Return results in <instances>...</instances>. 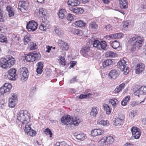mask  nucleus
Returning a JSON list of instances; mask_svg holds the SVG:
<instances>
[{"label": "nucleus", "instance_id": "44", "mask_svg": "<svg viewBox=\"0 0 146 146\" xmlns=\"http://www.w3.org/2000/svg\"><path fill=\"white\" fill-rule=\"evenodd\" d=\"M99 122V124L104 126H108L109 124V121L108 120L104 121V120H102L100 121Z\"/></svg>", "mask_w": 146, "mask_h": 146}, {"label": "nucleus", "instance_id": "40", "mask_svg": "<svg viewBox=\"0 0 146 146\" xmlns=\"http://www.w3.org/2000/svg\"><path fill=\"white\" fill-rule=\"evenodd\" d=\"M55 146H68V145L64 141L56 142Z\"/></svg>", "mask_w": 146, "mask_h": 146}, {"label": "nucleus", "instance_id": "28", "mask_svg": "<svg viewBox=\"0 0 146 146\" xmlns=\"http://www.w3.org/2000/svg\"><path fill=\"white\" fill-rule=\"evenodd\" d=\"M72 124H73L76 126L81 121V119L76 117L72 118Z\"/></svg>", "mask_w": 146, "mask_h": 146}, {"label": "nucleus", "instance_id": "19", "mask_svg": "<svg viewBox=\"0 0 146 146\" xmlns=\"http://www.w3.org/2000/svg\"><path fill=\"white\" fill-rule=\"evenodd\" d=\"M104 132L103 130L100 129H94L91 131V135L92 136H95L100 135Z\"/></svg>", "mask_w": 146, "mask_h": 146}, {"label": "nucleus", "instance_id": "34", "mask_svg": "<svg viewBox=\"0 0 146 146\" xmlns=\"http://www.w3.org/2000/svg\"><path fill=\"white\" fill-rule=\"evenodd\" d=\"M119 42L116 40H115L113 42L111 43V46L114 49H116L118 48L119 47Z\"/></svg>", "mask_w": 146, "mask_h": 146}, {"label": "nucleus", "instance_id": "56", "mask_svg": "<svg viewBox=\"0 0 146 146\" xmlns=\"http://www.w3.org/2000/svg\"><path fill=\"white\" fill-rule=\"evenodd\" d=\"M9 11H9V12H8L9 17H12V16H14V12L13 9Z\"/></svg>", "mask_w": 146, "mask_h": 146}, {"label": "nucleus", "instance_id": "1", "mask_svg": "<svg viewBox=\"0 0 146 146\" xmlns=\"http://www.w3.org/2000/svg\"><path fill=\"white\" fill-rule=\"evenodd\" d=\"M143 41V37L140 35H135L129 39L128 43L133 48V51L134 49H138L139 47L142 45Z\"/></svg>", "mask_w": 146, "mask_h": 146}, {"label": "nucleus", "instance_id": "29", "mask_svg": "<svg viewBox=\"0 0 146 146\" xmlns=\"http://www.w3.org/2000/svg\"><path fill=\"white\" fill-rule=\"evenodd\" d=\"M74 135L76 136V138L78 140H83L85 139V135L83 133H80L77 134L76 133L74 134Z\"/></svg>", "mask_w": 146, "mask_h": 146}, {"label": "nucleus", "instance_id": "12", "mask_svg": "<svg viewBox=\"0 0 146 146\" xmlns=\"http://www.w3.org/2000/svg\"><path fill=\"white\" fill-rule=\"evenodd\" d=\"M90 47L88 46H86L82 48L80 51L82 55L84 57H88V56L92 57L93 55L91 54V52L90 51Z\"/></svg>", "mask_w": 146, "mask_h": 146}, {"label": "nucleus", "instance_id": "23", "mask_svg": "<svg viewBox=\"0 0 146 146\" xmlns=\"http://www.w3.org/2000/svg\"><path fill=\"white\" fill-rule=\"evenodd\" d=\"M43 66V62H40L37 63L36 72L38 74H41L42 73Z\"/></svg>", "mask_w": 146, "mask_h": 146}, {"label": "nucleus", "instance_id": "45", "mask_svg": "<svg viewBox=\"0 0 146 146\" xmlns=\"http://www.w3.org/2000/svg\"><path fill=\"white\" fill-rule=\"evenodd\" d=\"M12 86L11 84L8 83H5L3 86L1 87L2 88H5L6 89H11L12 88Z\"/></svg>", "mask_w": 146, "mask_h": 146}, {"label": "nucleus", "instance_id": "33", "mask_svg": "<svg viewBox=\"0 0 146 146\" xmlns=\"http://www.w3.org/2000/svg\"><path fill=\"white\" fill-rule=\"evenodd\" d=\"M118 102V101L116 99H111L109 100V103L111 104L113 108H115L116 104H117Z\"/></svg>", "mask_w": 146, "mask_h": 146}, {"label": "nucleus", "instance_id": "39", "mask_svg": "<svg viewBox=\"0 0 146 146\" xmlns=\"http://www.w3.org/2000/svg\"><path fill=\"white\" fill-rule=\"evenodd\" d=\"M16 75V70L15 69L12 68L9 70L8 71V74L7 75Z\"/></svg>", "mask_w": 146, "mask_h": 146}, {"label": "nucleus", "instance_id": "49", "mask_svg": "<svg viewBox=\"0 0 146 146\" xmlns=\"http://www.w3.org/2000/svg\"><path fill=\"white\" fill-rule=\"evenodd\" d=\"M24 40L25 44H26L27 42L31 40V39L29 36L26 35L24 36Z\"/></svg>", "mask_w": 146, "mask_h": 146}, {"label": "nucleus", "instance_id": "31", "mask_svg": "<svg viewBox=\"0 0 146 146\" xmlns=\"http://www.w3.org/2000/svg\"><path fill=\"white\" fill-rule=\"evenodd\" d=\"M10 90L1 87L0 89V92L1 94H9Z\"/></svg>", "mask_w": 146, "mask_h": 146}, {"label": "nucleus", "instance_id": "59", "mask_svg": "<svg viewBox=\"0 0 146 146\" xmlns=\"http://www.w3.org/2000/svg\"><path fill=\"white\" fill-rule=\"evenodd\" d=\"M105 28L106 30L108 31H110L111 29V26L110 24L106 25L105 27Z\"/></svg>", "mask_w": 146, "mask_h": 146}, {"label": "nucleus", "instance_id": "37", "mask_svg": "<svg viewBox=\"0 0 146 146\" xmlns=\"http://www.w3.org/2000/svg\"><path fill=\"white\" fill-rule=\"evenodd\" d=\"M54 30L58 36H60L63 34V31L61 30L60 28L58 27H55Z\"/></svg>", "mask_w": 146, "mask_h": 146}, {"label": "nucleus", "instance_id": "21", "mask_svg": "<svg viewBox=\"0 0 146 146\" xmlns=\"http://www.w3.org/2000/svg\"><path fill=\"white\" fill-rule=\"evenodd\" d=\"M124 119V116H122L121 118L118 117L115 118L113 121L114 125L115 126H118L121 125L123 120Z\"/></svg>", "mask_w": 146, "mask_h": 146}, {"label": "nucleus", "instance_id": "43", "mask_svg": "<svg viewBox=\"0 0 146 146\" xmlns=\"http://www.w3.org/2000/svg\"><path fill=\"white\" fill-rule=\"evenodd\" d=\"M46 27L45 26V23L43 22L39 27L40 29L42 31H44L46 30Z\"/></svg>", "mask_w": 146, "mask_h": 146}, {"label": "nucleus", "instance_id": "13", "mask_svg": "<svg viewBox=\"0 0 146 146\" xmlns=\"http://www.w3.org/2000/svg\"><path fill=\"white\" fill-rule=\"evenodd\" d=\"M61 121L63 124L66 125H68L69 124H71L72 122V118L69 115H64L61 118Z\"/></svg>", "mask_w": 146, "mask_h": 146}, {"label": "nucleus", "instance_id": "18", "mask_svg": "<svg viewBox=\"0 0 146 146\" xmlns=\"http://www.w3.org/2000/svg\"><path fill=\"white\" fill-rule=\"evenodd\" d=\"M145 68V65L142 63L137 64L136 67V73L137 74H139L143 72Z\"/></svg>", "mask_w": 146, "mask_h": 146}, {"label": "nucleus", "instance_id": "41", "mask_svg": "<svg viewBox=\"0 0 146 146\" xmlns=\"http://www.w3.org/2000/svg\"><path fill=\"white\" fill-rule=\"evenodd\" d=\"M89 27L91 29H96L98 27V25L95 22H92L90 24Z\"/></svg>", "mask_w": 146, "mask_h": 146}, {"label": "nucleus", "instance_id": "2", "mask_svg": "<svg viewBox=\"0 0 146 146\" xmlns=\"http://www.w3.org/2000/svg\"><path fill=\"white\" fill-rule=\"evenodd\" d=\"M30 114L27 110H21L18 113L17 119L23 124H26L30 120Z\"/></svg>", "mask_w": 146, "mask_h": 146}, {"label": "nucleus", "instance_id": "64", "mask_svg": "<svg viewBox=\"0 0 146 146\" xmlns=\"http://www.w3.org/2000/svg\"><path fill=\"white\" fill-rule=\"evenodd\" d=\"M13 9L11 8V6H7L6 7V10L7 11L9 12L10 11H11Z\"/></svg>", "mask_w": 146, "mask_h": 146}, {"label": "nucleus", "instance_id": "17", "mask_svg": "<svg viewBox=\"0 0 146 146\" xmlns=\"http://www.w3.org/2000/svg\"><path fill=\"white\" fill-rule=\"evenodd\" d=\"M102 142H103L105 144H110L113 141V139L111 136L108 137H104L101 140Z\"/></svg>", "mask_w": 146, "mask_h": 146}, {"label": "nucleus", "instance_id": "32", "mask_svg": "<svg viewBox=\"0 0 146 146\" xmlns=\"http://www.w3.org/2000/svg\"><path fill=\"white\" fill-rule=\"evenodd\" d=\"M74 24L75 25L79 27H84L86 24L85 23L81 20L76 21L75 22Z\"/></svg>", "mask_w": 146, "mask_h": 146}, {"label": "nucleus", "instance_id": "46", "mask_svg": "<svg viewBox=\"0 0 146 146\" xmlns=\"http://www.w3.org/2000/svg\"><path fill=\"white\" fill-rule=\"evenodd\" d=\"M27 134L31 136H34L36 134V132L35 131L31 129L30 130H29L27 132Z\"/></svg>", "mask_w": 146, "mask_h": 146}, {"label": "nucleus", "instance_id": "11", "mask_svg": "<svg viewBox=\"0 0 146 146\" xmlns=\"http://www.w3.org/2000/svg\"><path fill=\"white\" fill-rule=\"evenodd\" d=\"M132 135L135 139H138L141 134L140 129L136 127H133L131 129Z\"/></svg>", "mask_w": 146, "mask_h": 146}, {"label": "nucleus", "instance_id": "16", "mask_svg": "<svg viewBox=\"0 0 146 146\" xmlns=\"http://www.w3.org/2000/svg\"><path fill=\"white\" fill-rule=\"evenodd\" d=\"M119 74V71L115 69L111 70L109 74V77L110 79H115Z\"/></svg>", "mask_w": 146, "mask_h": 146}, {"label": "nucleus", "instance_id": "8", "mask_svg": "<svg viewBox=\"0 0 146 146\" xmlns=\"http://www.w3.org/2000/svg\"><path fill=\"white\" fill-rule=\"evenodd\" d=\"M38 24L34 21H31L27 23V29L28 31L33 32L35 31L37 28Z\"/></svg>", "mask_w": 146, "mask_h": 146}, {"label": "nucleus", "instance_id": "63", "mask_svg": "<svg viewBox=\"0 0 146 146\" xmlns=\"http://www.w3.org/2000/svg\"><path fill=\"white\" fill-rule=\"evenodd\" d=\"M76 81H77L76 77H75L74 78H73L70 80V83L71 84L75 82Z\"/></svg>", "mask_w": 146, "mask_h": 146}, {"label": "nucleus", "instance_id": "5", "mask_svg": "<svg viewBox=\"0 0 146 146\" xmlns=\"http://www.w3.org/2000/svg\"><path fill=\"white\" fill-rule=\"evenodd\" d=\"M117 68L121 71L124 72L123 74L125 75H127L129 72L128 66L126 64L124 60H120L117 63Z\"/></svg>", "mask_w": 146, "mask_h": 146}, {"label": "nucleus", "instance_id": "51", "mask_svg": "<svg viewBox=\"0 0 146 146\" xmlns=\"http://www.w3.org/2000/svg\"><path fill=\"white\" fill-rule=\"evenodd\" d=\"M2 7H0V21H3V15L2 13Z\"/></svg>", "mask_w": 146, "mask_h": 146}, {"label": "nucleus", "instance_id": "55", "mask_svg": "<svg viewBox=\"0 0 146 146\" xmlns=\"http://www.w3.org/2000/svg\"><path fill=\"white\" fill-rule=\"evenodd\" d=\"M76 63V62L75 61H72L70 62V68H73L75 65Z\"/></svg>", "mask_w": 146, "mask_h": 146}, {"label": "nucleus", "instance_id": "50", "mask_svg": "<svg viewBox=\"0 0 146 146\" xmlns=\"http://www.w3.org/2000/svg\"><path fill=\"white\" fill-rule=\"evenodd\" d=\"M136 115V112L134 110H132L130 113L129 116L130 117L132 118L134 117Z\"/></svg>", "mask_w": 146, "mask_h": 146}, {"label": "nucleus", "instance_id": "10", "mask_svg": "<svg viewBox=\"0 0 146 146\" xmlns=\"http://www.w3.org/2000/svg\"><path fill=\"white\" fill-rule=\"evenodd\" d=\"M29 4L24 1H20L18 3V9L22 12L25 13L28 9Z\"/></svg>", "mask_w": 146, "mask_h": 146}, {"label": "nucleus", "instance_id": "30", "mask_svg": "<svg viewBox=\"0 0 146 146\" xmlns=\"http://www.w3.org/2000/svg\"><path fill=\"white\" fill-rule=\"evenodd\" d=\"M103 107L104 109L106 111L107 114H110L111 112V109L110 107L108 105L106 104H104Z\"/></svg>", "mask_w": 146, "mask_h": 146}, {"label": "nucleus", "instance_id": "48", "mask_svg": "<svg viewBox=\"0 0 146 146\" xmlns=\"http://www.w3.org/2000/svg\"><path fill=\"white\" fill-rule=\"evenodd\" d=\"M16 75H7L8 78L11 80H16Z\"/></svg>", "mask_w": 146, "mask_h": 146}, {"label": "nucleus", "instance_id": "58", "mask_svg": "<svg viewBox=\"0 0 146 146\" xmlns=\"http://www.w3.org/2000/svg\"><path fill=\"white\" fill-rule=\"evenodd\" d=\"M78 98L79 99H84V98H87V96L86 94H81L79 96Z\"/></svg>", "mask_w": 146, "mask_h": 146}, {"label": "nucleus", "instance_id": "3", "mask_svg": "<svg viewBox=\"0 0 146 146\" xmlns=\"http://www.w3.org/2000/svg\"><path fill=\"white\" fill-rule=\"evenodd\" d=\"M15 61V58L11 56H9L8 59L2 58L0 59V66L3 68H8L14 65Z\"/></svg>", "mask_w": 146, "mask_h": 146}, {"label": "nucleus", "instance_id": "62", "mask_svg": "<svg viewBox=\"0 0 146 146\" xmlns=\"http://www.w3.org/2000/svg\"><path fill=\"white\" fill-rule=\"evenodd\" d=\"M6 39L5 37L3 36L2 37L0 38V42H5L6 41Z\"/></svg>", "mask_w": 146, "mask_h": 146}, {"label": "nucleus", "instance_id": "35", "mask_svg": "<svg viewBox=\"0 0 146 146\" xmlns=\"http://www.w3.org/2000/svg\"><path fill=\"white\" fill-rule=\"evenodd\" d=\"M9 106L10 107L13 108L15 107V105L16 104L17 102H16V100H13L12 99H9Z\"/></svg>", "mask_w": 146, "mask_h": 146}, {"label": "nucleus", "instance_id": "42", "mask_svg": "<svg viewBox=\"0 0 146 146\" xmlns=\"http://www.w3.org/2000/svg\"><path fill=\"white\" fill-rule=\"evenodd\" d=\"M44 132L47 135L49 134L50 135V137H52V133L51 132V131L49 128H47L46 129H45Z\"/></svg>", "mask_w": 146, "mask_h": 146}, {"label": "nucleus", "instance_id": "26", "mask_svg": "<svg viewBox=\"0 0 146 146\" xmlns=\"http://www.w3.org/2000/svg\"><path fill=\"white\" fill-rule=\"evenodd\" d=\"M122 35L121 33H116L110 35L109 37L110 38L119 39L121 38Z\"/></svg>", "mask_w": 146, "mask_h": 146}, {"label": "nucleus", "instance_id": "54", "mask_svg": "<svg viewBox=\"0 0 146 146\" xmlns=\"http://www.w3.org/2000/svg\"><path fill=\"white\" fill-rule=\"evenodd\" d=\"M67 19L70 21H72L73 19V17L71 14L69 13L67 17Z\"/></svg>", "mask_w": 146, "mask_h": 146}, {"label": "nucleus", "instance_id": "14", "mask_svg": "<svg viewBox=\"0 0 146 146\" xmlns=\"http://www.w3.org/2000/svg\"><path fill=\"white\" fill-rule=\"evenodd\" d=\"M135 95L139 96V94L144 95L146 94V87L144 86H141L137 90L134 92Z\"/></svg>", "mask_w": 146, "mask_h": 146}, {"label": "nucleus", "instance_id": "27", "mask_svg": "<svg viewBox=\"0 0 146 146\" xmlns=\"http://www.w3.org/2000/svg\"><path fill=\"white\" fill-rule=\"evenodd\" d=\"M125 86V84L123 83L118 86L115 90V93H118L121 91Z\"/></svg>", "mask_w": 146, "mask_h": 146}, {"label": "nucleus", "instance_id": "24", "mask_svg": "<svg viewBox=\"0 0 146 146\" xmlns=\"http://www.w3.org/2000/svg\"><path fill=\"white\" fill-rule=\"evenodd\" d=\"M69 5L72 6H77L80 4V1L79 0H69L67 2Z\"/></svg>", "mask_w": 146, "mask_h": 146}, {"label": "nucleus", "instance_id": "9", "mask_svg": "<svg viewBox=\"0 0 146 146\" xmlns=\"http://www.w3.org/2000/svg\"><path fill=\"white\" fill-rule=\"evenodd\" d=\"M113 62L112 60L107 59L104 60L101 64H100V69L101 70H104L108 67H110L112 66Z\"/></svg>", "mask_w": 146, "mask_h": 146}, {"label": "nucleus", "instance_id": "6", "mask_svg": "<svg viewBox=\"0 0 146 146\" xmlns=\"http://www.w3.org/2000/svg\"><path fill=\"white\" fill-rule=\"evenodd\" d=\"M20 74L21 80L22 81H25L28 78L29 74L28 69L25 67L20 68L18 71Z\"/></svg>", "mask_w": 146, "mask_h": 146}, {"label": "nucleus", "instance_id": "53", "mask_svg": "<svg viewBox=\"0 0 146 146\" xmlns=\"http://www.w3.org/2000/svg\"><path fill=\"white\" fill-rule=\"evenodd\" d=\"M31 129V128L29 125H26L25 127V128L24 129V130L25 132L27 133Z\"/></svg>", "mask_w": 146, "mask_h": 146}, {"label": "nucleus", "instance_id": "20", "mask_svg": "<svg viewBox=\"0 0 146 146\" xmlns=\"http://www.w3.org/2000/svg\"><path fill=\"white\" fill-rule=\"evenodd\" d=\"M120 7L121 9H126L128 7V2L127 0H119Z\"/></svg>", "mask_w": 146, "mask_h": 146}, {"label": "nucleus", "instance_id": "52", "mask_svg": "<svg viewBox=\"0 0 146 146\" xmlns=\"http://www.w3.org/2000/svg\"><path fill=\"white\" fill-rule=\"evenodd\" d=\"M107 56L111 57H115V55L114 53L112 51H109L107 53Z\"/></svg>", "mask_w": 146, "mask_h": 146}, {"label": "nucleus", "instance_id": "60", "mask_svg": "<svg viewBox=\"0 0 146 146\" xmlns=\"http://www.w3.org/2000/svg\"><path fill=\"white\" fill-rule=\"evenodd\" d=\"M38 12L39 13L40 15H44V10H43L42 8L40 9Z\"/></svg>", "mask_w": 146, "mask_h": 146}, {"label": "nucleus", "instance_id": "57", "mask_svg": "<svg viewBox=\"0 0 146 146\" xmlns=\"http://www.w3.org/2000/svg\"><path fill=\"white\" fill-rule=\"evenodd\" d=\"M9 99H12L13 100H16V102H17V100L16 99V94H12V96L11 98H9Z\"/></svg>", "mask_w": 146, "mask_h": 146}, {"label": "nucleus", "instance_id": "38", "mask_svg": "<svg viewBox=\"0 0 146 146\" xmlns=\"http://www.w3.org/2000/svg\"><path fill=\"white\" fill-rule=\"evenodd\" d=\"M65 12V10L63 9H61L59 10V13H58V15L60 18L61 19L63 18L65 15L64 13Z\"/></svg>", "mask_w": 146, "mask_h": 146}, {"label": "nucleus", "instance_id": "7", "mask_svg": "<svg viewBox=\"0 0 146 146\" xmlns=\"http://www.w3.org/2000/svg\"><path fill=\"white\" fill-rule=\"evenodd\" d=\"M93 45L94 47L99 49H102L106 50L107 49V45L104 41L100 42L98 40H95L93 42Z\"/></svg>", "mask_w": 146, "mask_h": 146}, {"label": "nucleus", "instance_id": "47", "mask_svg": "<svg viewBox=\"0 0 146 146\" xmlns=\"http://www.w3.org/2000/svg\"><path fill=\"white\" fill-rule=\"evenodd\" d=\"M60 61H59V62L61 65L64 66L66 64V62L65 61V58L64 57L61 56L60 57Z\"/></svg>", "mask_w": 146, "mask_h": 146}, {"label": "nucleus", "instance_id": "61", "mask_svg": "<svg viewBox=\"0 0 146 146\" xmlns=\"http://www.w3.org/2000/svg\"><path fill=\"white\" fill-rule=\"evenodd\" d=\"M130 99V97L129 96H127L124 98L122 100L125 101V102L127 103Z\"/></svg>", "mask_w": 146, "mask_h": 146}, {"label": "nucleus", "instance_id": "22", "mask_svg": "<svg viewBox=\"0 0 146 146\" xmlns=\"http://www.w3.org/2000/svg\"><path fill=\"white\" fill-rule=\"evenodd\" d=\"M70 10L73 12L75 13L76 14H81L84 11V9L82 8H70Z\"/></svg>", "mask_w": 146, "mask_h": 146}, {"label": "nucleus", "instance_id": "4", "mask_svg": "<svg viewBox=\"0 0 146 146\" xmlns=\"http://www.w3.org/2000/svg\"><path fill=\"white\" fill-rule=\"evenodd\" d=\"M40 57V54L36 51L29 53L25 56V60L28 62H33L38 60Z\"/></svg>", "mask_w": 146, "mask_h": 146}, {"label": "nucleus", "instance_id": "15", "mask_svg": "<svg viewBox=\"0 0 146 146\" xmlns=\"http://www.w3.org/2000/svg\"><path fill=\"white\" fill-rule=\"evenodd\" d=\"M58 44V46L63 50H68L69 47V46L67 43L61 40H59Z\"/></svg>", "mask_w": 146, "mask_h": 146}, {"label": "nucleus", "instance_id": "36", "mask_svg": "<svg viewBox=\"0 0 146 146\" xmlns=\"http://www.w3.org/2000/svg\"><path fill=\"white\" fill-rule=\"evenodd\" d=\"M73 33L74 35L78 36H82L83 35V33L81 30L77 29H74Z\"/></svg>", "mask_w": 146, "mask_h": 146}, {"label": "nucleus", "instance_id": "25", "mask_svg": "<svg viewBox=\"0 0 146 146\" xmlns=\"http://www.w3.org/2000/svg\"><path fill=\"white\" fill-rule=\"evenodd\" d=\"M98 113L97 107H93L92 108L91 111L90 112V115L92 118H94L96 117Z\"/></svg>", "mask_w": 146, "mask_h": 146}]
</instances>
